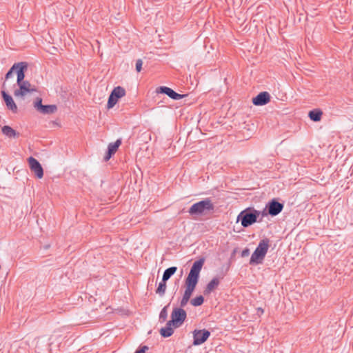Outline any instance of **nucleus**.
<instances>
[{"instance_id":"23","label":"nucleus","mask_w":353,"mask_h":353,"mask_svg":"<svg viewBox=\"0 0 353 353\" xmlns=\"http://www.w3.org/2000/svg\"><path fill=\"white\" fill-rule=\"evenodd\" d=\"M204 302V297L202 295H199L196 296L195 298L191 299L190 303L194 307H198L201 305Z\"/></svg>"},{"instance_id":"2","label":"nucleus","mask_w":353,"mask_h":353,"mask_svg":"<svg viewBox=\"0 0 353 353\" xmlns=\"http://www.w3.org/2000/svg\"><path fill=\"white\" fill-rule=\"evenodd\" d=\"M260 214V211L255 210L252 207H248L239 214L236 221L241 222L243 228H248L257 222Z\"/></svg>"},{"instance_id":"14","label":"nucleus","mask_w":353,"mask_h":353,"mask_svg":"<svg viewBox=\"0 0 353 353\" xmlns=\"http://www.w3.org/2000/svg\"><path fill=\"white\" fill-rule=\"evenodd\" d=\"M19 63H21L17 67L15 72L17 74V84H19L21 81H24L25 78V71L27 69L28 65L26 62H19Z\"/></svg>"},{"instance_id":"8","label":"nucleus","mask_w":353,"mask_h":353,"mask_svg":"<svg viewBox=\"0 0 353 353\" xmlns=\"http://www.w3.org/2000/svg\"><path fill=\"white\" fill-rule=\"evenodd\" d=\"M266 205L269 210L268 212L272 216L278 215L282 212L284 208L283 203L279 202L276 199H272L266 204Z\"/></svg>"},{"instance_id":"15","label":"nucleus","mask_w":353,"mask_h":353,"mask_svg":"<svg viewBox=\"0 0 353 353\" xmlns=\"http://www.w3.org/2000/svg\"><path fill=\"white\" fill-rule=\"evenodd\" d=\"M220 281L217 277L213 278L206 285L203 293L205 295L210 294L216 288L219 286Z\"/></svg>"},{"instance_id":"18","label":"nucleus","mask_w":353,"mask_h":353,"mask_svg":"<svg viewBox=\"0 0 353 353\" xmlns=\"http://www.w3.org/2000/svg\"><path fill=\"white\" fill-rule=\"evenodd\" d=\"M323 112L319 109H314L308 113V117L312 121L318 122L321 119Z\"/></svg>"},{"instance_id":"30","label":"nucleus","mask_w":353,"mask_h":353,"mask_svg":"<svg viewBox=\"0 0 353 353\" xmlns=\"http://www.w3.org/2000/svg\"><path fill=\"white\" fill-rule=\"evenodd\" d=\"M261 212V214L260 215L262 216V217H264V216H266L268 215H270L269 213L268 212H269L268 208H267V205H265V208L263 209V211H260Z\"/></svg>"},{"instance_id":"9","label":"nucleus","mask_w":353,"mask_h":353,"mask_svg":"<svg viewBox=\"0 0 353 353\" xmlns=\"http://www.w3.org/2000/svg\"><path fill=\"white\" fill-rule=\"evenodd\" d=\"M157 92L161 93V94H165L168 95L170 98L174 100H179L187 96V94H181L177 92H176L174 90H173L172 88L166 87V86H160L157 88Z\"/></svg>"},{"instance_id":"5","label":"nucleus","mask_w":353,"mask_h":353,"mask_svg":"<svg viewBox=\"0 0 353 353\" xmlns=\"http://www.w3.org/2000/svg\"><path fill=\"white\" fill-rule=\"evenodd\" d=\"M186 317L187 313L183 307H174L172 312L170 321L174 327H179L183 323Z\"/></svg>"},{"instance_id":"12","label":"nucleus","mask_w":353,"mask_h":353,"mask_svg":"<svg viewBox=\"0 0 353 353\" xmlns=\"http://www.w3.org/2000/svg\"><path fill=\"white\" fill-rule=\"evenodd\" d=\"M270 101V95L268 92H261L252 99V103L255 105H264Z\"/></svg>"},{"instance_id":"24","label":"nucleus","mask_w":353,"mask_h":353,"mask_svg":"<svg viewBox=\"0 0 353 353\" xmlns=\"http://www.w3.org/2000/svg\"><path fill=\"white\" fill-rule=\"evenodd\" d=\"M169 305L163 307L159 314V321L163 323L168 318V308Z\"/></svg>"},{"instance_id":"29","label":"nucleus","mask_w":353,"mask_h":353,"mask_svg":"<svg viewBox=\"0 0 353 353\" xmlns=\"http://www.w3.org/2000/svg\"><path fill=\"white\" fill-rule=\"evenodd\" d=\"M112 155L114 154L107 150L106 154L103 158L104 161H108L112 157Z\"/></svg>"},{"instance_id":"13","label":"nucleus","mask_w":353,"mask_h":353,"mask_svg":"<svg viewBox=\"0 0 353 353\" xmlns=\"http://www.w3.org/2000/svg\"><path fill=\"white\" fill-rule=\"evenodd\" d=\"M1 93L2 98L7 106V108L11 110L12 112L16 113L18 110V108L12 97L4 90H2Z\"/></svg>"},{"instance_id":"31","label":"nucleus","mask_w":353,"mask_h":353,"mask_svg":"<svg viewBox=\"0 0 353 353\" xmlns=\"http://www.w3.org/2000/svg\"><path fill=\"white\" fill-rule=\"evenodd\" d=\"M250 254V250L247 248H245L242 252H241V256L242 257H246L249 256Z\"/></svg>"},{"instance_id":"3","label":"nucleus","mask_w":353,"mask_h":353,"mask_svg":"<svg viewBox=\"0 0 353 353\" xmlns=\"http://www.w3.org/2000/svg\"><path fill=\"white\" fill-rule=\"evenodd\" d=\"M214 205L210 198H206L199 202L194 203L188 210L190 215H201L213 212Z\"/></svg>"},{"instance_id":"7","label":"nucleus","mask_w":353,"mask_h":353,"mask_svg":"<svg viewBox=\"0 0 353 353\" xmlns=\"http://www.w3.org/2000/svg\"><path fill=\"white\" fill-rule=\"evenodd\" d=\"M210 336V332L208 330H195L193 332V345H199L205 343Z\"/></svg>"},{"instance_id":"28","label":"nucleus","mask_w":353,"mask_h":353,"mask_svg":"<svg viewBox=\"0 0 353 353\" xmlns=\"http://www.w3.org/2000/svg\"><path fill=\"white\" fill-rule=\"evenodd\" d=\"M148 350V347L146 345H143L137 349L134 353H145V352Z\"/></svg>"},{"instance_id":"27","label":"nucleus","mask_w":353,"mask_h":353,"mask_svg":"<svg viewBox=\"0 0 353 353\" xmlns=\"http://www.w3.org/2000/svg\"><path fill=\"white\" fill-rule=\"evenodd\" d=\"M142 65H143V61L141 59H137L136 61V70L137 72H141V69H142Z\"/></svg>"},{"instance_id":"16","label":"nucleus","mask_w":353,"mask_h":353,"mask_svg":"<svg viewBox=\"0 0 353 353\" xmlns=\"http://www.w3.org/2000/svg\"><path fill=\"white\" fill-rule=\"evenodd\" d=\"M172 326H173V324L170 321H168L166 323L165 327H162L160 330V334L161 335L162 337L168 338L173 334L174 330L172 327Z\"/></svg>"},{"instance_id":"1","label":"nucleus","mask_w":353,"mask_h":353,"mask_svg":"<svg viewBox=\"0 0 353 353\" xmlns=\"http://www.w3.org/2000/svg\"><path fill=\"white\" fill-rule=\"evenodd\" d=\"M204 261L205 259L202 258L193 263L190 272L185 280V290L180 301V307H184L190 301L199 282V274L204 264Z\"/></svg>"},{"instance_id":"4","label":"nucleus","mask_w":353,"mask_h":353,"mask_svg":"<svg viewBox=\"0 0 353 353\" xmlns=\"http://www.w3.org/2000/svg\"><path fill=\"white\" fill-rule=\"evenodd\" d=\"M270 239L265 238L260 241L258 246L252 253L250 260V265H258L262 263L269 248Z\"/></svg>"},{"instance_id":"17","label":"nucleus","mask_w":353,"mask_h":353,"mask_svg":"<svg viewBox=\"0 0 353 353\" xmlns=\"http://www.w3.org/2000/svg\"><path fill=\"white\" fill-rule=\"evenodd\" d=\"M1 131L3 134H5L6 137L9 138H14V137H19V133L16 132L14 129H12L9 125H4L1 128Z\"/></svg>"},{"instance_id":"22","label":"nucleus","mask_w":353,"mask_h":353,"mask_svg":"<svg viewBox=\"0 0 353 353\" xmlns=\"http://www.w3.org/2000/svg\"><path fill=\"white\" fill-rule=\"evenodd\" d=\"M166 281L164 279H161V281L159 283V285L156 290V293L159 294L160 296H163L166 290Z\"/></svg>"},{"instance_id":"25","label":"nucleus","mask_w":353,"mask_h":353,"mask_svg":"<svg viewBox=\"0 0 353 353\" xmlns=\"http://www.w3.org/2000/svg\"><path fill=\"white\" fill-rule=\"evenodd\" d=\"M117 101V99H116L112 95L110 94L107 103L108 109L112 108Z\"/></svg>"},{"instance_id":"11","label":"nucleus","mask_w":353,"mask_h":353,"mask_svg":"<svg viewBox=\"0 0 353 353\" xmlns=\"http://www.w3.org/2000/svg\"><path fill=\"white\" fill-rule=\"evenodd\" d=\"M19 87V90H15L14 94L15 97L24 96L27 93L32 92L35 91V89L31 88V84L28 81H21L19 84H17Z\"/></svg>"},{"instance_id":"26","label":"nucleus","mask_w":353,"mask_h":353,"mask_svg":"<svg viewBox=\"0 0 353 353\" xmlns=\"http://www.w3.org/2000/svg\"><path fill=\"white\" fill-rule=\"evenodd\" d=\"M21 63H14L12 67L8 71V72L6 73V79H9L12 74V72L14 71H15V70L17 69V67L18 65H19Z\"/></svg>"},{"instance_id":"10","label":"nucleus","mask_w":353,"mask_h":353,"mask_svg":"<svg viewBox=\"0 0 353 353\" xmlns=\"http://www.w3.org/2000/svg\"><path fill=\"white\" fill-rule=\"evenodd\" d=\"M28 163L30 168L38 179H41L43 176V170L41 163L34 157H30L28 158Z\"/></svg>"},{"instance_id":"6","label":"nucleus","mask_w":353,"mask_h":353,"mask_svg":"<svg viewBox=\"0 0 353 353\" xmlns=\"http://www.w3.org/2000/svg\"><path fill=\"white\" fill-rule=\"evenodd\" d=\"M34 107L40 113L43 114H51L57 110L56 105H43L42 99L37 97L34 102Z\"/></svg>"},{"instance_id":"21","label":"nucleus","mask_w":353,"mask_h":353,"mask_svg":"<svg viewBox=\"0 0 353 353\" xmlns=\"http://www.w3.org/2000/svg\"><path fill=\"white\" fill-rule=\"evenodd\" d=\"M121 139H118L115 142L109 143L108 145V150L114 154L119 147L121 145Z\"/></svg>"},{"instance_id":"19","label":"nucleus","mask_w":353,"mask_h":353,"mask_svg":"<svg viewBox=\"0 0 353 353\" xmlns=\"http://www.w3.org/2000/svg\"><path fill=\"white\" fill-rule=\"evenodd\" d=\"M117 101L125 94V90L121 86L114 88L110 93Z\"/></svg>"},{"instance_id":"20","label":"nucleus","mask_w":353,"mask_h":353,"mask_svg":"<svg viewBox=\"0 0 353 353\" xmlns=\"http://www.w3.org/2000/svg\"><path fill=\"white\" fill-rule=\"evenodd\" d=\"M176 270L177 267L176 266H172L167 268L163 272L162 279L168 281L176 273Z\"/></svg>"}]
</instances>
